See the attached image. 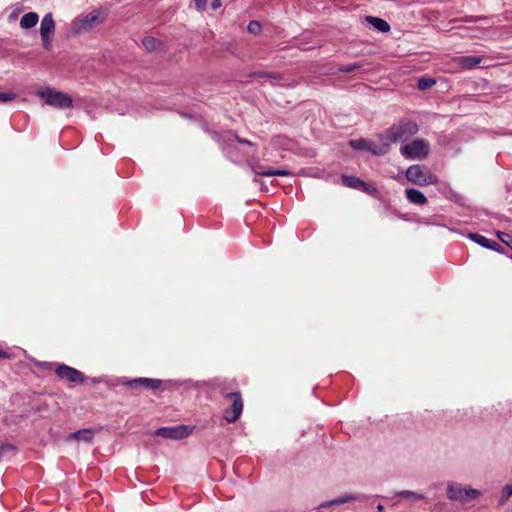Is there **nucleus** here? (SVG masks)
Returning <instances> with one entry per match:
<instances>
[{"mask_svg": "<svg viewBox=\"0 0 512 512\" xmlns=\"http://www.w3.org/2000/svg\"><path fill=\"white\" fill-rule=\"evenodd\" d=\"M235 139H236V141H237V142H239V143L247 144V145H251V142H250L249 140H247V139H242V138H240V137H238V136H235Z\"/></svg>", "mask_w": 512, "mask_h": 512, "instance_id": "33", "label": "nucleus"}, {"mask_svg": "<svg viewBox=\"0 0 512 512\" xmlns=\"http://www.w3.org/2000/svg\"><path fill=\"white\" fill-rule=\"evenodd\" d=\"M38 20H39V16L37 13L29 12L22 16V18L20 20V26L23 29H30L38 23Z\"/></svg>", "mask_w": 512, "mask_h": 512, "instance_id": "19", "label": "nucleus"}, {"mask_svg": "<svg viewBox=\"0 0 512 512\" xmlns=\"http://www.w3.org/2000/svg\"><path fill=\"white\" fill-rule=\"evenodd\" d=\"M497 237L499 238V240L501 242H503L504 244L508 245L511 248V250H512V235L511 234H508L506 232L498 231L497 232Z\"/></svg>", "mask_w": 512, "mask_h": 512, "instance_id": "25", "label": "nucleus"}, {"mask_svg": "<svg viewBox=\"0 0 512 512\" xmlns=\"http://www.w3.org/2000/svg\"><path fill=\"white\" fill-rule=\"evenodd\" d=\"M55 30V22L51 13H47L40 24V35H53Z\"/></svg>", "mask_w": 512, "mask_h": 512, "instance_id": "15", "label": "nucleus"}, {"mask_svg": "<svg viewBox=\"0 0 512 512\" xmlns=\"http://www.w3.org/2000/svg\"><path fill=\"white\" fill-rule=\"evenodd\" d=\"M482 60L483 58L479 56H459L454 58L455 64L464 70L476 67Z\"/></svg>", "mask_w": 512, "mask_h": 512, "instance_id": "14", "label": "nucleus"}, {"mask_svg": "<svg viewBox=\"0 0 512 512\" xmlns=\"http://www.w3.org/2000/svg\"><path fill=\"white\" fill-rule=\"evenodd\" d=\"M377 510H378L379 512H385V507H384L382 504H378V505H377Z\"/></svg>", "mask_w": 512, "mask_h": 512, "instance_id": "36", "label": "nucleus"}, {"mask_svg": "<svg viewBox=\"0 0 512 512\" xmlns=\"http://www.w3.org/2000/svg\"><path fill=\"white\" fill-rule=\"evenodd\" d=\"M142 44L147 51H151V52L159 50L160 47L162 46L161 41H159L158 39H156L154 37H150V36L144 37L142 40Z\"/></svg>", "mask_w": 512, "mask_h": 512, "instance_id": "21", "label": "nucleus"}, {"mask_svg": "<svg viewBox=\"0 0 512 512\" xmlns=\"http://www.w3.org/2000/svg\"><path fill=\"white\" fill-rule=\"evenodd\" d=\"M51 36L52 35H44V36H41V39H42V45L43 47L46 49V50H50L51 49Z\"/></svg>", "mask_w": 512, "mask_h": 512, "instance_id": "30", "label": "nucleus"}, {"mask_svg": "<svg viewBox=\"0 0 512 512\" xmlns=\"http://www.w3.org/2000/svg\"><path fill=\"white\" fill-rule=\"evenodd\" d=\"M55 373L57 376L63 380H67L72 383H83L84 382V375L81 371L67 366L65 364L58 365V367L55 370Z\"/></svg>", "mask_w": 512, "mask_h": 512, "instance_id": "10", "label": "nucleus"}, {"mask_svg": "<svg viewBox=\"0 0 512 512\" xmlns=\"http://www.w3.org/2000/svg\"><path fill=\"white\" fill-rule=\"evenodd\" d=\"M480 494L479 490L463 486L459 483L449 482L447 484V497L452 501L466 503L477 498Z\"/></svg>", "mask_w": 512, "mask_h": 512, "instance_id": "4", "label": "nucleus"}, {"mask_svg": "<svg viewBox=\"0 0 512 512\" xmlns=\"http://www.w3.org/2000/svg\"><path fill=\"white\" fill-rule=\"evenodd\" d=\"M38 96L43 98L46 104L58 109L70 108L73 104L70 95L52 88H46L38 91Z\"/></svg>", "mask_w": 512, "mask_h": 512, "instance_id": "3", "label": "nucleus"}, {"mask_svg": "<svg viewBox=\"0 0 512 512\" xmlns=\"http://www.w3.org/2000/svg\"><path fill=\"white\" fill-rule=\"evenodd\" d=\"M94 438V431L92 429H81L68 436V440H81L84 442H91Z\"/></svg>", "mask_w": 512, "mask_h": 512, "instance_id": "18", "label": "nucleus"}, {"mask_svg": "<svg viewBox=\"0 0 512 512\" xmlns=\"http://www.w3.org/2000/svg\"><path fill=\"white\" fill-rule=\"evenodd\" d=\"M366 22L379 32H388L390 30V25L384 19L374 16H367Z\"/></svg>", "mask_w": 512, "mask_h": 512, "instance_id": "17", "label": "nucleus"}, {"mask_svg": "<svg viewBox=\"0 0 512 512\" xmlns=\"http://www.w3.org/2000/svg\"><path fill=\"white\" fill-rule=\"evenodd\" d=\"M435 84V80L430 78H420L418 80V88L421 90H426L431 88Z\"/></svg>", "mask_w": 512, "mask_h": 512, "instance_id": "24", "label": "nucleus"}, {"mask_svg": "<svg viewBox=\"0 0 512 512\" xmlns=\"http://www.w3.org/2000/svg\"><path fill=\"white\" fill-rule=\"evenodd\" d=\"M357 497L353 496V495H344V496H341L339 498H336V499H333L331 501H326V502H323L320 504V508H325V507H329L331 505H341V504H344L346 502H349L351 500H356Z\"/></svg>", "mask_w": 512, "mask_h": 512, "instance_id": "22", "label": "nucleus"}, {"mask_svg": "<svg viewBox=\"0 0 512 512\" xmlns=\"http://www.w3.org/2000/svg\"><path fill=\"white\" fill-rule=\"evenodd\" d=\"M256 75L259 76L260 78H262V77H270L268 74H265V73H262V72H259Z\"/></svg>", "mask_w": 512, "mask_h": 512, "instance_id": "37", "label": "nucleus"}, {"mask_svg": "<svg viewBox=\"0 0 512 512\" xmlns=\"http://www.w3.org/2000/svg\"><path fill=\"white\" fill-rule=\"evenodd\" d=\"M0 358L7 359L9 358V354L3 350H0Z\"/></svg>", "mask_w": 512, "mask_h": 512, "instance_id": "34", "label": "nucleus"}, {"mask_svg": "<svg viewBox=\"0 0 512 512\" xmlns=\"http://www.w3.org/2000/svg\"><path fill=\"white\" fill-rule=\"evenodd\" d=\"M469 238L473 242H475L476 244H478L484 248L491 249V250L497 251L499 253L503 252V247L499 243H497L493 240H490L481 234L470 233Z\"/></svg>", "mask_w": 512, "mask_h": 512, "instance_id": "13", "label": "nucleus"}, {"mask_svg": "<svg viewBox=\"0 0 512 512\" xmlns=\"http://www.w3.org/2000/svg\"><path fill=\"white\" fill-rule=\"evenodd\" d=\"M16 98V94L12 92H0V102H9Z\"/></svg>", "mask_w": 512, "mask_h": 512, "instance_id": "29", "label": "nucleus"}, {"mask_svg": "<svg viewBox=\"0 0 512 512\" xmlns=\"http://www.w3.org/2000/svg\"><path fill=\"white\" fill-rule=\"evenodd\" d=\"M196 9L200 12L204 11L207 6V0H194Z\"/></svg>", "mask_w": 512, "mask_h": 512, "instance_id": "31", "label": "nucleus"}, {"mask_svg": "<svg viewBox=\"0 0 512 512\" xmlns=\"http://www.w3.org/2000/svg\"><path fill=\"white\" fill-rule=\"evenodd\" d=\"M193 432V427L188 425H176L171 427H161L155 431L156 436L172 440H181L188 437Z\"/></svg>", "mask_w": 512, "mask_h": 512, "instance_id": "7", "label": "nucleus"}, {"mask_svg": "<svg viewBox=\"0 0 512 512\" xmlns=\"http://www.w3.org/2000/svg\"><path fill=\"white\" fill-rule=\"evenodd\" d=\"M252 171L256 176H291L292 173L286 169H273L271 167H266L260 164L258 161L255 163H251Z\"/></svg>", "mask_w": 512, "mask_h": 512, "instance_id": "12", "label": "nucleus"}, {"mask_svg": "<svg viewBox=\"0 0 512 512\" xmlns=\"http://www.w3.org/2000/svg\"><path fill=\"white\" fill-rule=\"evenodd\" d=\"M121 383L131 389H139L141 387L145 389L156 390L159 389L162 381L159 379L152 378H135L132 380H122Z\"/></svg>", "mask_w": 512, "mask_h": 512, "instance_id": "11", "label": "nucleus"}, {"mask_svg": "<svg viewBox=\"0 0 512 512\" xmlns=\"http://www.w3.org/2000/svg\"><path fill=\"white\" fill-rule=\"evenodd\" d=\"M405 193L409 202L413 204L424 205L427 202V198L425 197V195L417 189H406Z\"/></svg>", "mask_w": 512, "mask_h": 512, "instance_id": "16", "label": "nucleus"}, {"mask_svg": "<svg viewBox=\"0 0 512 512\" xmlns=\"http://www.w3.org/2000/svg\"><path fill=\"white\" fill-rule=\"evenodd\" d=\"M350 146L355 150H368L374 155H384L389 151V144L387 142L376 145L364 139L351 140Z\"/></svg>", "mask_w": 512, "mask_h": 512, "instance_id": "9", "label": "nucleus"}, {"mask_svg": "<svg viewBox=\"0 0 512 512\" xmlns=\"http://www.w3.org/2000/svg\"><path fill=\"white\" fill-rule=\"evenodd\" d=\"M406 178L413 184L419 186H427L438 183L437 176L422 165L409 166L406 170Z\"/></svg>", "mask_w": 512, "mask_h": 512, "instance_id": "2", "label": "nucleus"}, {"mask_svg": "<svg viewBox=\"0 0 512 512\" xmlns=\"http://www.w3.org/2000/svg\"><path fill=\"white\" fill-rule=\"evenodd\" d=\"M512 495V484L503 487L500 501L504 503Z\"/></svg>", "mask_w": 512, "mask_h": 512, "instance_id": "27", "label": "nucleus"}, {"mask_svg": "<svg viewBox=\"0 0 512 512\" xmlns=\"http://www.w3.org/2000/svg\"><path fill=\"white\" fill-rule=\"evenodd\" d=\"M247 30L251 34H259L261 31V25L258 21H250Z\"/></svg>", "mask_w": 512, "mask_h": 512, "instance_id": "26", "label": "nucleus"}, {"mask_svg": "<svg viewBox=\"0 0 512 512\" xmlns=\"http://www.w3.org/2000/svg\"><path fill=\"white\" fill-rule=\"evenodd\" d=\"M429 150V143L423 139H415L400 149L401 154L407 159H423L427 157Z\"/></svg>", "mask_w": 512, "mask_h": 512, "instance_id": "5", "label": "nucleus"}, {"mask_svg": "<svg viewBox=\"0 0 512 512\" xmlns=\"http://www.w3.org/2000/svg\"><path fill=\"white\" fill-rule=\"evenodd\" d=\"M342 181H343L344 185L347 187L354 188V189H366V183L355 176L344 175L342 177Z\"/></svg>", "mask_w": 512, "mask_h": 512, "instance_id": "20", "label": "nucleus"}, {"mask_svg": "<svg viewBox=\"0 0 512 512\" xmlns=\"http://www.w3.org/2000/svg\"><path fill=\"white\" fill-rule=\"evenodd\" d=\"M102 22V18L97 11L88 13L87 15L77 18L72 23V30L79 34L93 29Z\"/></svg>", "mask_w": 512, "mask_h": 512, "instance_id": "8", "label": "nucleus"}, {"mask_svg": "<svg viewBox=\"0 0 512 512\" xmlns=\"http://www.w3.org/2000/svg\"><path fill=\"white\" fill-rule=\"evenodd\" d=\"M361 68V64L359 63H351V64H348L346 66H342L339 68V71L340 72H343V73H350V72H353L357 69Z\"/></svg>", "mask_w": 512, "mask_h": 512, "instance_id": "28", "label": "nucleus"}, {"mask_svg": "<svg viewBox=\"0 0 512 512\" xmlns=\"http://www.w3.org/2000/svg\"><path fill=\"white\" fill-rule=\"evenodd\" d=\"M226 399L231 401V406L225 408L224 419L228 423H234L240 417L243 410V401L239 392H231L225 395Z\"/></svg>", "mask_w": 512, "mask_h": 512, "instance_id": "6", "label": "nucleus"}, {"mask_svg": "<svg viewBox=\"0 0 512 512\" xmlns=\"http://www.w3.org/2000/svg\"><path fill=\"white\" fill-rule=\"evenodd\" d=\"M397 495L401 496V497L413 499V500H420V499L424 498V496L422 494H419V493H416L413 491H409V490L399 491V492H397Z\"/></svg>", "mask_w": 512, "mask_h": 512, "instance_id": "23", "label": "nucleus"}, {"mask_svg": "<svg viewBox=\"0 0 512 512\" xmlns=\"http://www.w3.org/2000/svg\"><path fill=\"white\" fill-rule=\"evenodd\" d=\"M220 6H221V1L220 0H213L212 3H211V7L214 10L218 9Z\"/></svg>", "mask_w": 512, "mask_h": 512, "instance_id": "32", "label": "nucleus"}, {"mask_svg": "<svg viewBox=\"0 0 512 512\" xmlns=\"http://www.w3.org/2000/svg\"><path fill=\"white\" fill-rule=\"evenodd\" d=\"M363 191H366V192H369V193H372V192H375L376 189L373 188V187H370L369 185L366 184V189H362Z\"/></svg>", "mask_w": 512, "mask_h": 512, "instance_id": "35", "label": "nucleus"}, {"mask_svg": "<svg viewBox=\"0 0 512 512\" xmlns=\"http://www.w3.org/2000/svg\"><path fill=\"white\" fill-rule=\"evenodd\" d=\"M419 128L416 122L411 120L403 119L396 124H393L386 132L385 136L381 135L380 139L382 142L398 143L405 142L410 137L418 132Z\"/></svg>", "mask_w": 512, "mask_h": 512, "instance_id": "1", "label": "nucleus"}]
</instances>
